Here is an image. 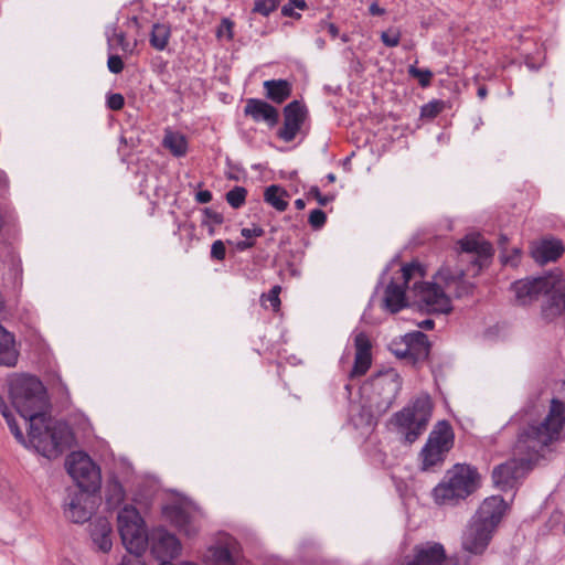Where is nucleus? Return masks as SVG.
<instances>
[{
    "label": "nucleus",
    "mask_w": 565,
    "mask_h": 565,
    "mask_svg": "<svg viewBox=\"0 0 565 565\" xmlns=\"http://www.w3.org/2000/svg\"><path fill=\"white\" fill-rule=\"evenodd\" d=\"M67 472L77 484L76 490L95 491L100 481L99 469L83 452H73L66 461Z\"/></svg>",
    "instance_id": "8"
},
{
    "label": "nucleus",
    "mask_w": 565,
    "mask_h": 565,
    "mask_svg": "<svg viewBox=\"0 0 565 565\" xmlns=\"http://www.w3.org/2000/svg\"><path fill=\"white\" fill-rule=\"evenodd\" d=\"M564 253V246L558 239H542L531 248V255L536 263L554 262Z\"/></svg>",
    "instance_id": "23"
},
{
    "label": "nucleus",
    "mask_w": 565,
    "mask_h": 565,
    "mask_svg": "<svg viewBox=\"0 0 565 565\" xmlns=\"http://www.w3.org/2000/svg\"><path fill=\"white\" fill-rule=\"evenodd\" d=\"M247 116H250L255 121H266L269 126H275L278 121V111L270 104L256 98H250L246 102L244 109Z\"/></svg>",
    "instance_id": "22"
},
{
    "label": "nucleus",
    "mask_w": 565,
    "mask_h": 565,
    "mask_svg": "<svg viewBox=\"0 0 565 565\" xmlns=\"http://www.w3.org/2000/svg\"><path fill=\"white\" fill-rule=\"evenodd\" d=\"M207 565H235V561L227 547L215 546L209 550Z\"/></svg>",
    "instance_id": "32"
},
{
    "label": "nucleus",
    "mask_w": 565,
    "mask_h": 565,
    "mask_svg": "<svg viewBox=\"0 0 565 565\" xmlns=\"http://www.w3.org/2000/svg\"><path fill=\"white\" fill-rule=\"evenodd\" d=\"M374 392L381 398L379 404L384 411L390 408L402 388V380L394 370L377 374L372 381Z\"/></svg>",
    "instance_id": "14"
},
{
    "label": "nucleus",
    "mask_w": 565,
    "mask_h": 565,
    "mask_svg": "<svg viewBox=\"0 0 565 565\" xmlns=\"http://www.w3.org/2000/svg\"><path fill=\"white\" fill-rule=\"evenodd\" d=\"M264 234L265 231L258 225H254L252 228L244 227L241 231V235L249 241L253 237H262Z\"/></svg>",
    "instance_id": "44"
},
{
    "label": "nucleus",
    "mask_w": 565,
    "mask_h": 565,
    "mask_svg": "<svg viewBox=\"0 0 565 565\" xmlns=\"http://www.w3.org/2000/svg\"><path fill=\"white\" fill-rule=\"evenodd\" d=\"M326 221L327 215L322 210L317 209L311 211L309 214L308 222L310 226L315 230L321 228L326 224Z\"/></svg>",
    "instance_id": "39"
},
{
    "label": "nucleus",
    "mask_w": 565,
    "mask_h": 565,
    "mask_svg": "<svg viewBox=\"0 0 565 565\" xmlns=\"http://www.w3.org/2000/svg\"><path fill=\"white\" fill-rule=\"evenodd\" d=\"M281 14L284 17H289V18H295V19H300L301 18V14L296 12L295 11V8H292L291 4H285L282 8H281Z\"/></svg>",
    "instance_id": "50"
},
{
    "label": "nucleus",
    "mask_w": 565,
    "mask_h": 565,
    "mask_svg": "<svg viewBox=\"0 0 565 565\" xmlns=\"http://www.w3.org/2000/svg\"><path fill=\"white\" fill-rule=\"evenodd\" d=\"M107 47L109 52L120 50L125 54H132L137 46V41L130 42L126 38V33L119 31L116 25L106 28Z\"/></svg>",
    "instance_id": "25"
},
{
    "label": "nucleus",
    "mask_w": 565,
    "mask_h": 565,
    "mask_svg": "<svg viewBox=\"0 0 565 565\" xmlns=\"http://www.w3.org/2000/svg\"><path fill=\"white\" fill-rule=\"evenodd\" d=\"M264 87L266 89L267 97L278 104L287 99L291 93V86L285 79L266 81L264 82Z\"/></svg>",
    "instance_id": "30"
},
{
    "label": "nucleus",
    "mask_w": 565,
    "mask_h": 565,
    "mask_svg": "<svg viewBox=\"0 0 565 565\" xmlns=\"http://www.w3.org/2000/svg\"><path fill=\"white\" fill-rule=\"evenodd\" d=\"M396 565H457L447 559L444 545L438 542L416 544L412 552L398 561Z\"/></svg>",
    "instance_id": "9"
},
{
    "label": "nucleus",
    "mask_w": 565,
    "mask_h": 565,
    "mask_svg": "<svg viewBox=\"0 0 565 565\" xmlns=\"http://www.w3.org/2000/svg\"><path fill=\"white\" fill-rule=\"evenodd\" d=\"M162 146L174 157H183L188 152V140L185 136L169 129L164 132Z\"/></svg>",
    "instance_id": "29"
},
{
    "label": "nucleus",
    "mask_w": 565,
    "mask_h": 565,
    "mask_svg": "<svg viewBox=\"0 0 565 565\" xmlns=\"http://www.w3.org/2000/svg\"><path fill=\"white\" fill-rule=\"evenodd\" d=\"M107 67L113 74H119L124 70V62L117 54H109L107 61Z\"/></svg>",
    "instance_id": "40"
},
{
    "label": "nucleus",
    "mask_w": 565,
    "mask_h": 565,
    "mask_svg": "<svg viewBox=\"0 0 565 565\" xmlns=\"http://www.w3.org/2000/svg\"><path fill=\"white\" fill-rule=\"evenodd\" d=\"M434 403L427 393H420L393 417L397 431L412 444L425 433L431 419Z\"/></svg>",
    "instance_id": "5"
},
{
    "label": "nucleus",
    "mask_w": 565,
    "mask_h": 565,
    "mask_svg": "<svg viewBox=\"0 0 565 565\" xmlns=\"http://www.w3.org/2000/svg\"><path fill=\"white\" fill-rule=\"evenodd\" d=\"M226 256V248L223 241L217 239L211 246V257L216 260H224Z\"/></svg>",
    "instance_id": "42"
},
{
    "label": "nucleus",
    "mask_w": 565,
    "mask_h": 565,
    "mask_svg": "<svg viewBox=\"0 0 565 565\" xmlns=\"http://www.w3.org/2000/svg\"><path fill=\"white\" fill-rule=\"evenodd\" d=\"M255 245L254 241H249L246 238L245 241H241L236 244V248L241 252L252 248Z\"/></svg>",
    "instance_id": "52"
},
{
    "label": "nucleus",
    "mask_w": 565,
    "mask_h": 565,
    "mask_svg": "<svg viewBox=\"0 0 565 565\" xmlns=\"http://www.w3.org/2000/svg\"><path fill=\"white\" fill-rule=\"evenodd\" d=\"M461 252L473 254L478 259L489 258L492 255V246L480 235L471 234L459 241Z\"/></svg>",
    "instance_id": "26"
},
{
    "label": "nucleus",
    "mask_w": 565,
    "mask_h": 565,
    "mask_svg": "<svg viewBox=\"0 0 565 565\" xmlns=\"http://www.w3.org/2000/svg\"><path fill=\"white\" fill-rule=\"evenodd\" d=\"M118 530L128 553L141 554L148 545L145 521L132 505H125L118 513Z\"/></svg>",
    "instance_id": "7"
},
{
    "label": "nucleus",
    "mask_w": 565,
    "mask_h": 565,
    "mask_svg": "<svg viewBox=\"0 0 565 565\" xmlns=\"http://www.w3.org/2000/svg\"><path fill=\"white\" fill-rule=\"evenodd\" d=\"M487 94H488V90H487L486 86H480L478 88L477 95L479 98L484 99Z\"/></svg>",
    "instance_id": "56"
},
{
    "label": "nucleus",
    "mask_w": 565,
    "mask_h": 565,
    "mask_svg": "<svg viewBox=\"0 0 565 565\" xmlns=\"http://www.w3.org/2000/svg\"><path fill=\"white\" fill-rule=\"evenodd\" d=\"M308 195L316 199L317 202L322 206H326L328 203H330L334 200V195L322 194L318 186H311L308 192Z\"/></svg>",
    "instance_id": "41"
},
{
    "label": "nucleus",
    "mask_w": 565,
    "mask_h": 565,
    "mask_svg": "<svg viewBox=\"0 0 565 565\" xmlns=\"http://www.w3.org/2000/svg\"><path fill=\"white\" fill-rule=\"evenodd\" d=\"M151 553L161 564H171L169 561L178 557L181 553V543L177 536L163 527L151 530L148 537Z\"/></svg>",
    "instance_id": "12"
},
{
    "label": "nucleus",
    "mask_w": 565,
    "mask_h": 565,
    "mask_svg": "<svg viewBox=\"0 0 565 565\" xmlns=\"http://www.w3.org/2000/svg\"><path fill=\"white\" fill-rule=\"evenodd\" d=\"M234 23L227 18L222 19L217 30L216 36L217 39H226L227 41L233 40L234 38Z\"/></svg>",
    "instance_id": "36"
},
{
    "label": "nucleus",
    "mask_w": 565,
    "mask_h": 565,
    "mask_svg": "<svg viewBox=\"0 0 565 565\" xmlns=\"http://www.w3.org/2000/svg\"><path fill=\"white\" fill-rule=\"evenodd\" d=\"M247 190L243 186H235L226 193V201L233 209H239L245 204Z\"/></svg>",
    "instance_id": "33"
},
{
    "label": "nucleus",
    "mask_w": 565,
    "mask_h": 565,
    "mask_svg": "<svg viewBox=\"0 0 565 565\" xmlns=\"http://www.w3.org/2000/svg\"><path fill=\"white\" fill-rule=\"evenodd\" d=\"M295 206L297 210H303L306 206V202L302 199H297L295 201Z\"/></svg>",
    "instance_id": "57"
},
{
    "label": "nucleus",
    "mask_w": 565,
    "mask_h": 565,
    "mask_svg": "<svg viewBox=\"0 0 565 565\" xmlns=\"http://www.w3.org/2000/svg\"><path fill=\"white\" fill-rule=\"evenodd\" d=\"M98 495L94 491L73 490L68 492L64 513L74 523L90 520L98 504Z\"/></svg>",
    "instance_id": "10"
},
{
    "label": "nucleus",
    "mask_w": 565,
    "mask_h": 565,
    "mask_svg": "<svg viewBox=\"0 0 565 565\" xmlns=\"http://www.w3.org/2000/svg\"><path fill=\"white\" fill-rule=\"evenodd\" d=\"M429 349L428 338L420 331L407 333L399 342L392 343V351L397 358L408 359L413 363L426 360Z\"/></svg>",
    "instance_id": "11"
},
{
    "label": "nucleus",
    "mask_w": 565,
    "mask_h": 565,
    "mask_svg": "<svg viewBox=\"0 0 565 565\" xmlns=\"http://www.w3.org/2000/svg\"><path fill=\"white\" fill-rule=\"evenodd\" d=\"M125 105V98L121 94H110L107 98V106L111 110H120Z\"/></svg>",
    "instance_id": "43"
},
{
    "label": "nucleus",
    "mask_w": 565,
    "mask_h": 565,
    "mask_svg": "<svg viewBox=\"0 0 565 565\" xmlns=\"http://www.w3.org/2000/svg\"><path fill=\"white\" fill-rule=\"evenodd\" d=\"M204 215L212 224L220 225L223 223V215L218 212H215L211 209L204 210Z\"/></svg>",
    "instance_id": "46"
},
{
    "label": "nucleus",
    "mask_w": 565,
    "mask_h": 565,
    "mask_svg": "<svg viewBox=\"0 0 565 565\" xmlns=\"http://www.w3.org/2000/svg\"><path fill=\"white\" fill-rule=\"evenodd\" d=\"M369 12L371 15H383L385 14V9L381 8L376 2L371 3L369 7Z\"/></svg>",
    "instance_id": "51"
},
{
    "label": "nucleus",
    "mask_w": 565,
    "mask_h": 565,
    "mask_svg": "<svg viewBox=\"0 0 565 565\" xmlns=\"http://www.w3.org/2000/svg\"><path fill=\"white\" fill-rule=\"evenodd\" d=\"M493 531L472 519L462 536V547L471 554H481L490 543Z\"/></svg>",
    "instance_id": "17"
},
{
    "label": "nucleus",
    "mask_w": 565,
    "mask_h": 565,
    "mask_svg": "<svg viewBox=\"0 0 565 565\" xmlns=\"http://www.w3.org/2000/svg\"><path fill=\"white\" fill-rule=\"evenodd\" d=\"M18 356L19 352L15 348L13 334L0 324V365L14 366Z\"/></svg>",
    "instance_id": "27"
},
{
    "label": "nucleus",
    "mask_w": 565,
    "mask_h": 565,
    "mask_svg": "<svg viewBox=\"0 0 565 565\" xmlns=\"http://www.w3.org/2000/svg\"><path fill=\"white\" fill-rule=\"evenodd\" d=\"M507 509L508 504L501 497L492 495L483 500L473 519L494 532Z\"/></svg>",
    "instance_id": "18"
},
{
    "label": "nucleus",
    "mask_w": 565,
    "mask_h": 565,
    "mask_svg": "<svg viewBox=\"0 0 565 565\" xmlns=\"http://www.w3.org/2000/svg\"><path fill=\"white\" fill-rule=\"evenodd\" d=\"M542 405L529 404L515 414L511 422H518L520 427L512 449V458L492 471V480L497 488L507 491L513 489L531 470L532 465L550 450L553 443L558 440L565 424V405L553 398L548 413L542 420L535 417L541 414Z\"/></svg>",
    "instance_id": "1"
},
{
    "label": "nucleus",
    "mask_w": 565,
    "mask_h": 565,
    "mask_svg": "<svg viewBox=\"0 0 565 565\" xmlns=\"http://www.w3.org/2000/svg\"><path fill=\"white\" fill-rule=\"evenodd\" d=\"M443 110V103L435 100L430 102L422 107L420 115L424 118H435L437 117Z\"/></svg>",
    "instance_id": "38"
},
{
    "label": "nucleus",
    "mask_w": 565,
    "mask_h": 565,
    "mask_svg": "<svg viewBox=\"0 0 565 565\" xmlns=\"http://www.w3.org/2000/svg\"><path fill=\"white\" fill-rule=\"evenodd\" d=\"M111 525L107 519L98 518L90 524V535L99 551L107 553L113 546Z\"/></svg>",
    "instance_id": "24"
},
{
    "label": "nucleus",
    "mask_w": 565,
    "mask_h": 565,
    "mask_svg": "<svg viewBox=\"0 0 565 565\" xmlns=\"http://www.w3.org/2000/svg\"><path fill=\"white\" fill-rule=\"evenodd\" d=\"M454 439L455 435L451 425L447 420L438 422L419 454L422 470L430 471L435 467L441 466L447 452L454 446Z\"/></svg>",
    "instance_id": "6"
},
{
    "label": "nucleus",
    "mask_w": 565,
    "mask_h": 565,
    "mask_svg": "<svg viewBox=\"0 0 565 565\" xmlns=\"http://www.w3.org/2000/svg\"><path fill=\"white\" fill-rule=\"evenodd\" d=\"M478 472L469 465H455L434 488L436 503L455 505L468 498L478 488Z\"/></svg>",
    "instance_id": "4"
},
{
    "label": "nucleus",
    "mask_w": 565,
    "mask_h": 565,
    "mask_svg": "<svg viewBox=\"0 0 565 565\" xmlns=\"http://www.w3.org/2000/svg\"><path fill=\"white\" fill-rule=\"evenodd\" d=\"M13 407L28 424L26 445L46 458L58 457L70 446L72 433L66 423L54 422L47 413L45 388L35 376L19 375L10 381Z\"/></svg>",
    "instance_id": "2"
},
{
    "label": "nucleus",
    "mask_w": 565,
    "mask_h": 565,
    "mask_svg": "<svg viewBox=\"0 0 565 565\" xmlns=\"http://www.w3.org/2000/svg\"><path fill=\"white\" fill-rule=\"evenodd\" d=\"M170 36V25L166 23H154L150 33V45L157 51H163L168 46Z\"/></svg>",
    "instance_id": "31"
},
{
    "label": "nucleus",
    "mask_w": 565,
    "mask_h": 565,
    "mask_svg": "<svg viewBox=\"0 0 565 565\" xmlns=\"http://www.w3.org/2000/svg\"><path fill=\"white\" fill-rule=\"evenodd\" d=\"M328 32L330 33V35L335 39L339 34V30L338 28L335 26V24L333 23H329L328 24Z\"/></svg>",
    "instance_id": "55"
},
{
    "label": "nucleus",
    "mask_w": 565,
    "mask_h": 565,
    "mask_svg": "<svg viewBox=\"0 0 565 565\" xmlns=\"http://www.w3.org/2000/svg\"><path fill=\"white\" fill-rule=\"evenodd\" d=\"M507 241H508V238H507L505 236H503V235H502V236L500 237V244H501V245L505 244V243H507Z\"/></svg>",
    "instance_id": "59"
},
{
    "label": "nucleus",
    "mask_w": 565,
    "mask_h": 565,
    "mask_svg": "<svg viewBox=\"0 0 565 565\" xmlns=\"http://www.w3.org/2000/svg\"><path fill=\"white\" fill-rule=\"evenodd\" d=\"M462 269L443 266L434 276L433 282L414 285L418 300L429 312L449 313L452 309L450 296L463 297L471 291V284L463 279Z\"/></svg>",
    "instance_id": "3"
},
{
    "label": "nucleus",
    "mask_w": 565,
    "mask_h": 565,
    "mask_svg": "<svg viewBox=\"0 0 565 565\" xmlns=\"http://www.w3.org/2000/svg\"><path fill=\"white\" fill-rule=\"evenodd\" d=\"M120 565H142L140 561V554H131L125 555L121 558Z\"/></svg>",
    "instance_id": "47"
},
{
    "label": "nucleus",
    "mask_w": 565,
    "mask_h": 565,
    "mask_svg": "<svg viewBox=\"0 0 565 565\" xmlns=\"http://www.w3.org/2000/svg\"><path fill=\"white\" fill-rule=\"evenodd\" d=\"M166 515L186 536H194L200 530L196 515L180 505L168 507Z\"/></svg>",
    "instance_id": "20"
},
{
    "label": "nucleus",
    "mask_w": 565,
    "mask_h": 565,
    "mask_svg": "<svg viewBox=\"0 0 565 565\" xmlns=\"http://www.w3.org/2000/svg\"><path fill=\"white\" fill-rule=\"evenodd\" d=\"M520 255H521L520 249L514 248L513 249V255L511 257L502 256L503 263L504 264H510L512 266H516L519 260H520Z\"/></svg>",
    "instance_id": "49"
},
{
    "label": "nucleus",
    "mask_w": 565,
    "mask_h": 565,
    "mask_svg": "<svg viewBox=\"0 0 565 565\" xmlns=\"http://www.w3.org/2000/svg\"><path fill=\"white\" fill-rule=\"evenodd\" d=\"M418 326L423 329L430 330L434 328L435 323L430 319H425L422 322H419Z\"/></svg>",
    "instance_id": "54"
},
{
    "label": "nucleus",
    "mask_w": 565,
    "mask_h": 565,
    "mask_svg": "<svg viewBox=\"0 0 565 565\" xmlns=\"http://www.w3.org/2000/svg\"><path fill=\"white\" fill-rule=\"evenodd\" d=\"M326 179L329 183H333L337 180V175L334 173H328Z\"/></svg>",
    "instance_id": "58"
},
{
    "label": "nucleus",
    "mask_w": 565,
    "mask_h": 565,
    "mask_svg": "<svg viewBox=\"0 0 565 565\" xmlns=\"http://www.w3.org/2000/svg\"><path fill=\"white\" fill-rule=\"evenodd\" d=\"M212 193L211 191L209 190H202V191H199L196 194H195V200L198 203H201V204H205V203H209L212 201Z\"/></svg>",
    "instance_id": "48"
},
{
    "label": "nucleus",
    "mask_w": 565,
    "mask_h": 565,
    "mask_svg": "<svg viewBox=\"0 0 565 565\" xmlns=\"http://www.w3.org/2000/svg\"><path fill=\"white\" fill-rule=\"evenodd\" d=\"M280 290H281L280 286H274L267 296V300L270 302V306L274 309H278L280 306V299H279Z\"/></svg>",
    "instance_id": "45"
},
{
    "label": "nucleus",
    "mask_w": 565,
    "mask_h": 565,
    "mask_svg": "<svg viewBox=\"0 0 565 565\" xmlns=\"http://www.w3.org/2000/svg\"><path fill=\"white\" fill-rule=\"evenodd\" d=\"M402 38V32L398 28L391 26L381 33V41L387 47H396Z\"/></svg>",
    "instance_id": "35"
},
{
    "label": "nucleus",
    "mask_w": 565,
    "mask_h": 565,
    "mask_svg": "<svg viewBox=\"0 0 565 565\" xmlns=\"http://www.w3.org/2000/svg\"><path fill=\"white\" fill-rule=\"evenodd\" d=\"M355 359L350 373L352 377L364 375L371 366V342L365 332H358L354 337Z\"/></svg>",
    "instance_id": "21"
},
{
    "label": "nucleus",
    "mask_w": 565,
    "mask_h": 565,
    "mask_svg": "<svg viewBox=\"0 0 565 565\" xmlns=\"http://www.w3.org/2000/svg\"><path fill=\"white\" fill-rule=\"evenodd\" d=\"M401 273L402 284L391 281L385 289V307L393 313L398 312L406 306L405 286L409 282L416 273L422 276L420 267L416 264L404 265L401 269Z\"/></svg>",
    "instance_id": "13"
},
{
    "label": "nucleus",
    "mask_w": 565,
    "mask_h": 565,
    "mask_svg": "<svg viewBox=\"0 0 565 565\" xmlns=\"http://www.w3.org/2000/svg\"><path fill=\"white\" fill-rule=\"evenodd\" d=\"M287 4H291L292 8H297L299 10H305L307 8L306 0H289Z\"/></svg>",
    "instance_id": "53"
},
{
    "label": "nucleus",
    "mask_w": 565,
    "mask_h": 565,
    "mask_svg": "<svg viewBox=\"0 0 565 565\" xmlns=\"http://www.w3.org/2000/svg\"><path fill=\"white\" fill-rule=\"evenodd\" d=\"M548 286L543 291L546 297L543 311L546 316H558L565 311V277L559 273L547 275Z\"/></svg>",
    "instance_id": "15"
},
{
    "label": "nucleus",
    "mask_w": 565,
    "mask_h": 565,
    "mask_svg": "<svg viewBox=\"0 0 565 565\" xmlns=\"http://www.w3.org/2000/svg\"><path fill=\"white\" fill-rule=\"evenodd\" d=\"M408 73L411 76L418 79L420 86L426 87L430 84L433 73L429 70H420L415 66H411L408 68Z\"/></svg>",
    "instance_id": "37"
},
{
    "label": "nucleus",
    "mask_w": 565,
    "mask_h": 565,
    "mask_svg": "<svg viewBox=\"0 0 565 565\" xmlns=\"http://www.w3.org/2000/svg\"><path fill=\"white\" fill-rule=\"evenodd\" d=\"M306 118V108L298 102L289 103L284 109V125L278 130V137L285 142L292 141L299 132Z\"/></svg>",
    "instance_id": "16"
},
{
    "label": "nucleus",
    "mask_w": 565,
    "mask_h": 565,
    "mask_svg": "<svg viewBox=\"0 0 565 565\" xmlns=\"http://www.w3.org/2000/svg\"><path fill=\"white\" fill-rule=\"evenodd\" d=\"M289 193L280 185L271 184L265 189L264 201L278 212L288 207Z\"/></svg>",
    "instance_id": "28"
},
{
    "label": "nucleus",
    "mask_w": 565,
    "mask_h": 565,
    "mask_svg": "<svg viewBox=\"0 0 565 565\" xmlns=\"http://www.w3.org/2000/svg\"><path fill=\"white\" fill-rule=\"evenodd\" d=\"M160 565H173V564H160Z\"/></svg>",
    "instance_id": "60"
},
{
    "label": "nucleus",
    "mask_w": 565,
    "mask_h": 565,
    "mask_svg": "<svg viewBox=\"0 0 565 565\" xmlns=\"http://www.w3.org/2000/svg\"><path fill=\"white\" fill-rule=\"evenodd\" d=\"M280 0H254L253 12L268 17L279 6Z\"/></svg>",
    "instance_id": "34"
},
{
    "label": "nucleus",
    "mask_w": 565,
    "mask_h": 565,
    "mask_svg": "<svg viewBox=\"0 0 565 565\" xmlns=\"http://www.w3.org/2000/svg\"><path fill=\"white\" fill-rule=\"evenodd\" d=\"M547 276L523 279L515 281L512 286L516 300L520 305H527L539 299L548 286Z\"/></svg>",
    "instance_id": "19"
}]
</instances>
